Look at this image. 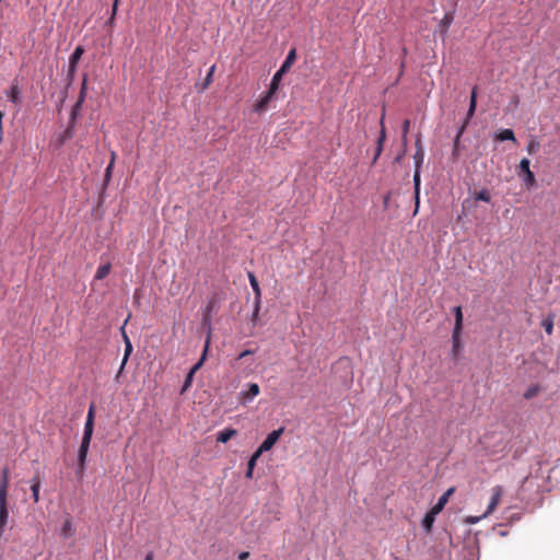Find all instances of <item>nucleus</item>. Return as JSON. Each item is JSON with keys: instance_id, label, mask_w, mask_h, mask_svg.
<instances>
[{"instance_id": "2eb2a0df", "label": "nucleus", "mask_w": 560, "mask_h": 560, "mask_svg": "<svg viewBox=\"0 0 560 560\" xmlns=\"http://www.w3.org/2000/svg\"><path fill=\"white\" fill-rule=\"evenodd\" d=\"M295 59H296V51H295V49L293 48V49H291V50L289 51V54L287 55V58H285V60L283 61V63L281 65V67H280V69H279V70H280L281 72L285 73V72H287V71H289V69L292 67V65L294 63Z\"/></svg>"}, {"instance_id": "f704fd0d", "label": "nucleus", "mask_w": 560, "mask_h": 560, "mask_svg": "<svg viewBox=\"0 0 560 560\" xmlns=\"http://www.w3.org/2000/svg\"><path fill=\"white\" fill-rule=\"evenodd\" d=\"M85 92H86V78L83 79L80 95H79L78 102L75 104V108L80 107L81 104L83 103V101L85 98Z\"/></svg>"}, {"instance_id": "c9c22d12", "label": "nucleus", "mask_w": 560, "mask_h": 560, "mask_svg": "<svg viewBox=\"0 0 560 560\" xmlns=\"http://www.w3.org/2000/svg\"><path fill=\"white\" fill-rule=\"evenodd\" d=\"M465 130H466V129H465V126H460V128H459V130H458V132H457V135H456V137H455V139H454V143H453V145H454V153H455V152L457 151V149H458V144H459L460 137L463 136V133L465 132Z\"/></svg>"}, {"instance_id": "b1692460", "label": "nucleus", "mask_w": 560, "mask_h": 560, "mask_svg": "<svg viewBox=\"0 0 560 560\" xmlns=\"http://www.w3.org/2000/svg\"><path fill=\"white\" fill-rule=\"evenodd\" d=\"M39 489H40V480L38 479V477H34L32 479L31 490H32V497H33V500L35 503H37L39 501Z\"/></svg>"}, {"instance_id": "4c0bfd02", "label": "nucleus", "mask_w": 560, "mask_h": 560, "mask_svg": "<svg viewBox=\"0 0 560 560\" xmlns=\"http://www.w3.org/2000/svg\"><path fill=\"white\" fill-rule=\"evenodd\" d=\"M529 165H530V162L526 158L522 159L520 162V168L524 174L530 171Z\"/></svg>"}, {"instance_id": "473e14b6", "label": "nucleus", "mask_w": 560, "mask_h": 560, "mask_svg": "<svg viewBox=\"0 0 560 560\" xmlns=\"http://www.w3.org/2000/svg\"><path fill=\"white\" fill-rule=\"evenodd\" d=\"M260 305H261V300H256V301L254 300V310H253V314H252V318H250L254 324H256L258 320Z\"/></svg>"}, {"instance_id": "bb28decb", "label": "nucleus", "mask_w": 560, "mask_h": 560, "mask_svg": "<svg viewBox=\"0 0 560 560\" xmlns=\"http://www.w3.org/2000/svg\"><path fill=\"white\" fill-rule=\"evenodd\" d=\"M541 327L548 335H551L553 331V316L549 315L541 322Z\"/></svg>"}, {"instance_id": "de8ad7c7", "label": "nucleus", "mask_w": 560, "mask_h": 560, "mask_svg": "<svg viewBox=\"0 0 560 560\" xmlns=\"http://www.w3.org/2000/svg\"><path fill=\"white\" fill-rule=\"evenodd\" d=\"M113 161L109 162V164L107 165L106 170H105V176L106 177H109L110 174H112V170H113Z\"/></svg>"}, {"instance_id": "6e6552de", "label": "nucleus", "mask_w": 560, "mask_h": 560, "mask_svg": "<svg viewBox=\"0 0 560 560\" xmlns=\"http://www.w3.org/2000/svg\"><path fill=\"white\" fill-rule=\"evenodd\" d=\"M9 517L7 499H0V533L4 530Z\"/></svg>"}, {"instance_id": "9b49d317", "label": "nucleus", "mask_w": 560, "mask_h": 560, "mask_svg": "<svg viewBox=\"0 0 560 560\" xmlns=\"http://www.w3.org/2000/svg\"><path fill=\"white\" fill-rule=\"evenodd\" d=\"M381 132H380V137L377 139V147H376V150H375V156L373 159V163L376 162V160L378 159V156L381 155L382 151H383V144L385 142V139H386V132H385V127H384V122H383V118L381 119Z\"/></svg>"}, {"instance_id": "3c124183", "label": "nucleus", "mask_w": 560, "mask_h": 560, "mask_svg": "<svg viewBox=\"0 0 560 560\" xmlns=\"http://www.w3.org/2000/svg\"><path fill=\"white\" fill-rule=\"evenodd\" d=\"M470 96H474L475 101L477 102V86L472 88Z\"/></svg>"}, {"instance_id": "cd10ccee", "label": "nucleus", "mask_w": 560, "mask_h": 560, "mask_svg": "<svg viewBox=\"0 0 560 560\" xmlns=\"http://www.w3.org/2000/svg\"><path fill=\"white\" fill-rule=\"evenodd\" d=\"M523 182L527 188L535 186L536 178H535L534 173L532 171L525 173L523 176Z\"/></svg>"}, {"instance_id": "a878e982", "label": "nucleus", "mask_w": 560, "mask_h": 560, "mask_svg": "<svg viewBox=\"0 0 560 560\" xmlns=\"http://www.w3.org/2000/svg\"><path fill=\"white\" fill-rule=\"evenodd\" d=\"M72 533H73V528H72L71 520L67 518L61 527L60 535L63 536L65 538H68L72 535Z\"/></svg>"}, {"instance_id": "6e6d98bb", "label": "nucleus", "mask_w": 560, "mask_h": 560, "mask_svg": "<svg viewBox=\"0 0 560 560\" xmlns=\"http://www.w3.org/2000/svg\"><path fill=\"white\" fill-rule=\"evenodd\" d=\"M115 158H116L115 152H112L110 161H113V164L115 163Z\"/></svg>"}, {"instance_id": "ea45409f", "label": "nucleus", "mask_w": 560, "mask_h": 560, "mask_svg": "<svg viewBox=\"0 0 560 560\" xmlns=\"http://www.w3.org/2000/svg\"><path fill=\"white\" fill-rule=\"evenodd\" d=\"M538 148H539V143L535 140H532L527 145V152L529 154H533L537 151Z\"/></svg>"}, {"instance_id": "7c9ffc66", "label": "nucleus", "mask_w": 560, "mask_h": 560, "mask_svg": "<svg viewBox=\"0 0 560 560\" xmlns=\"http://www.w3.org/2000/svg\"><path fill=\"white\" fill-rule=\"evenodd\" d=\"M260 389L258 384L252 383L249 384L248 390L245 393L246 398H253L259 394Z\"/></svg>"}, {"instance_id": "f3484780", "label": "nucleus", "mask_w": 560, "mask_h": 560, "mask_svg": "<svg viewBox=\"0 0 560 560\" xmlns=\"http://www.w3.org/2000/svg\"><path fill=\"white\" fill-rule=\"evenodd\" d=\"M453 21H454V12L453 11L446 12L439 24V27L441 28V32L443 34L447 33V30H448L450 25L453 23Z\"/></svg>"}, {"instance_id": "37998d69", "label": "nucleus", "mask_w": 560, "mask_h": 560, "mask_svg": "<svg viewBox=\"0 0 560 560\" xmlns=\"http://www.w3.org/2000/svg\"><path fill=\"white\" fill-rule=\"evenodd\" d=\"M475 115L474 112H470V110H467V114H466V118L465 120L463 121L462 126H465V129L467 128L470 119L472 118V116Z\"/></svg>"}, {"instance_id": "c03bdc74", "label": "nucleus", "mask_w": 560, "mask_h": 560, "mask_svg": "<svg viewBox=\"0 0 560 560\" xmlns=\"http://www.w3.org/2000/svg\"><path fill=\"white\" fill-rule=\"evenodd\" d=\"M476 107H477V102L475 101L474 96H470L468 110L475 113L476 112Z\"/></svg>"}, {"instance_id": "9d476101", "label": "nucleus", "mask_w": 560, "mask_h": 560, "mask_svg": "<svg viewBox=\"0 0 560 560\" xmlns=\"http://www.w3.org/2000/svg\"><path fill=\"white\" fill-rule=\"evenodd\" d=\"M460 334H462V330H453V334H452V343H453L452 355L454 358H457L462 350Z\"/></svg>"}, {"instance_id": "09e8293b", "label": "nucleus", "mask_w": 560, "mask_h": 560, "mask_svg": "<svg viewBox=\"0 0 560 560\" xmlns=\"http://www.w3.org/2000/svg\"><path fill=\"white\" fill-rule=\"evenodd\" d=\"M249 557V552L243 551L238 555V560H247Z\"/></svg>"}, {"instance_id": "ddd939ff", "label": "nucleus", "mask_w": 560, "mask_h": 560, "mask_svg": "<svg viewBox=\"0 0 560 560\" xmlns=\"http://www.w3.org/2000/svg\"><path fill=\"white\" fill-rule=\"evenodd\" d=\"M261 456V453H259L257 450L252 454V456L249 457V460L247 463V470H246V478L248 479H252L253 478V472H254V468L256 466V463L257 460L259 459V457Z\"/></svg>"}, {"instance_id": "6ab92c4d", "label": "nucleus", "mask_w": 560, "mask_h": 560, "mask_svg": "<svg viewBox=\"0 0 560 560\" xmlns=\"http://www.w3.org/2000/svg\"><path fill=\"white\" fill-rule=\"evenodd\" d=\"M495 139L499 141H513L516 142L515 135L512 129H503L495 135Z\"/></svg>"}, {"instance_id": "39448f33", "label": "nucleus", "mask_w": 560, "mask_h": 560, "mask_svg": "<svg viewBox=\"0 0 560 560\" xmlns=\"http://www.w3.org/2000/svg\"><path fill=\"white\" fill-rule=\"evenodd\" d=\"M90 443H91L90 439L86 440V439L82 438L81 445L79 448V454H78L79 468L81 470H83L84 466H85V460H86Z\"/></svg>"}, {"instance_id": "aec40b11", "label": "nucleus", "mask_w": 560, "mask_h": 560, "mask_svg": "<svg viewBox=\"0 0 560 560\" xmlns=\"http://www.w3.org/2000/svg\"><path fill=\"white\" fill-rule=\"evenodd\" d=\"M84 54V48L82 46L75 47L74 51L71 54L69 58V63H71L72 68H77L79 60Z\"/></svg>"}, {"instance_id": "f8f14e48", "label": "nucleus", "mask_w": 560, "mask_h": 560, "mask_svg": "<svg viewBox=\"0 0 560 560\" xmlns=\"http://www.w3.org/2000/svg\"><path fill=\"white\" fill-rule=\"evenodd\" d=\"M122 337H124V341H125V353H124V358H122V361H121V370L125 369L126 364H127V361L132 352V345H131V341L129 339V337L127 336L125 329L122 328Z\"/></svg>"}, {"instance_id": "5701e85b", "label": "nucleus", "mask_w": 560, "mask_h": 560, "mask_svg": "<svg viewBox=\"0 0 560 560\" xmlns=\"http://www.w3.org/2000/svg\"><path fill=\"white\" fill-rule=\"evenodd\" d=\"M283 74H284V73H283V72H281L280 70H278V71L273 74V77H272V79H271L270 86H269V89H268L269 91H271V93H275V94L277 93V91H278V89H279V84H280V82H281V79H282V75H283Z\"/></svg>"}, {"instance_id": "412c9836", "label": "nucleus", "mask_w": 560, "mask_h": 560, "mask_svg": "<svg viewBox=\"0 0 560 560\" xmlns=\"http://www.w3.org/2000/svg\"><path fill=\"white\" fill-rule=\"evenodd\" d=\"M110 269H112V265L109 262L107 264H104V265H101L97 270H96V273H95V279L96 280H103L105 279L109 272H110Z\"/></svg>"}, {"instance_id": "f257e3e1", "label": "nucleus", "mask_w": 560, "mask_h": 560, "mask_svg": "<svg viewBox=\"0 0 560 560\" xmlns=\"http://www.w3.org/2000/svg\"><path fill=\"white\" fill-rule=\"evenodd\" d=\"M209 347H210V337H208L207 340H206V345H205L201 358L199 359V361L187 373V375L185 377V381H184L183 388H182V393H185L191 386V383H192V380H194V375L202 366V364H203V362H205V360L207 358V353H208Z\"/></svg>"}, {"instance_id": "603ef678", "label": "nucleus", "mask_w": 560, "mask_h": 560, "mask_svg": "<svg viewBox=\"0 0 560 560\" xmlns=\"http://www.w3.org/2000/svg\"><path fill=\"white\" fill-rule=\"evenodd\" d=\"M122 372H124V370H121V366H120V368H119V371L117 372V374H116V376H115V380H116L117 382H119V378H120V376H121Z\"/></svg>"}, {"instance_id": "a211bd4d", "label": "nucleus", "mask_w": 560, "mask_h": 560, "mask_svg": "<svg viewBox=\"0 0 560 560\" xmlns=\"http://www.w3.org/2000/svg\"><path fill=\"white\" fill-rule=\"evenodd\" d=\"M248 280H249V283H250V287L254 291V294H255V301L256 300H261V290H260V287H259V283L257 281V278L255 277V275L253 272H248Z\"/></svg>"}, {"instance_id": "4be33fe9", "label": "nucleus", "mask_w": 560, "mask_h": 560, "mask_svg": "<svg viewBox=\"0 0 560 560\" xmlns=\"http://www.w3.org/2000/svg\"><path fill=\"white\" fill-rule=\"evenodd\" d=\"M455 324L453 330H462L463 329V312L460 306H455L453 310Z\"/></svg>"}, {"instance_id": "5fc2aeb1", "label": "nucleus", "mask_w": 560, "mask_h": 560, "mask_svg": "<svg viewBox=\"0 0 560 560\" xmlns=\"http://www.w3.org/2000/svg\"><path fill=\"white\" fill-rule=\"evenodd\" d=\"M2 117L3 114L0 112V132H2Z\"/></svg>"}, {"instance_id": "72a5a7b5", "label": "nucleus", "mask_w": 560, "mask_h": 560, "mask_svg": "<svg viewBox=\"0 0 560 560\" xmlns=\"http://www.w3.org/2000/svg\"><path fill=\"white\" fill-rule=\"evenodd\" d=\"M214 71H215V66H211L206 78H205L202 90H206L211 84V82L213 80Z\"/></svg>"}, {"instance_id": "e433bc0d", "label": "nucleus", "mask_w": 560, "mask_h": 560, "mask_svg": "<svg viewBox=\"0 0 560 560\" xmlns=\"http://www.w3.org/2000/svg\"><path fill=\"white\" fill-rule=\"evenodd\" d=\"M409 127H410V121L408 119H406L402 122V143H404V145H406V142H407V133L409 132Z\"/></svg>"}, {"instance_id": "c756f323", "label": "nucleus", "mask_w": 560, "mask_h": 560, "mask_svg": "<svg viewBox=\"0 0 560 560\" xmlns=\"http://www.w3.org/2000/svg\"><path fill=\"white\" fill-rule=\"evenodd\" d=\"M475 199L489 202L491 200V195L488 189H481L480 191L475 194Z\"/></svg>"}, {"instance_id": "1a4fd4ad", "label": "nucleus", "mask_w": 560, "mask_h": 560, "mask_svg": "<svg viewBox=\"0 0 560 560\" xmlns=\"http://www.w3.org/2000/svg\"><path fill=\"white\" fill-rule=\"evenodd\" d=\"M416 147H417V150H416V153L413 154L415 170H420L421 165L423 163V159H424V151L421 145L420 139H417Z\"/></svg>"}, {"instance_id": "79ce46f5", "label": "nucleus", "mask_w": 560, "mask_h": 560, "mask_svg": "<svg viewBox=\"0 0 560 560\" xmlns=\"http://www.w3.org/2000/svg\"><path fill=\"white\" fill-rule=\"evenodd\" d=\"M94 412H95V407H94V405H91L89 408V411H88L86 421L94 422Z\"/></svg>"}, {"instance_id": "8fccbe9b", "label": "nucleus", "mask_w": 560, "mask_h": 560, "mask_svg": "<svg viewBox=\"0 0 560 560\" xmlns=\"http://www.w3.org/2000/svg\"><path fill=\"white\" fill-rule=\"evenodd\" d=\"M75 69L77 68H72L71 63H69V72H68V75L69 77H73L74 72H75Z\"/></svg>"}, {"instance_id": "c85d7f7f", "label": "nucleus", "mask_w": 560, "mask_h": 560, "mask_svg": "<svg viewBox=\"0 0 560 560\" xmlns=\"http://www.w3.org/2000/svg\"><path fill=\"white\" fill-rule=\"evenodd\" d=\"M9 98L12 103L18 104L20 102V89L18 85H12L9 93Z\"/></svg>"}, {"instance_id": "20e7f679", "label": "nucleus", "mask_w": 560, "mask_h": 560, "mask_svg": "<svg viewBox=\"0 0 560 560\" xmlns=\"http://www.w3.org/2000/svg\"><path fill=\"white\" fill-rule=\"evenodd\" d=\"M455 492V488L451 487L447 489L438 500V502L431 508L433 513H441L444 506L447 504L450 497Z\"/></svg>"}, {"instance_id": "f03ea898", "label": "nucleus", "mask_w": 560, "mask_h": 560, "mask_svg": "<svg viewBox=\"0 0 560 560\" xmlns=\"http://www.w3.org/2000/svg\"><path fill=\"white\" fill-rule=\"evenodd\" d=\"M283 432L284 428H280L278 430H273L272 432H270L264 440V442L260 444V446L257 448V451L261 454L264 452L270 451L273 447V445L278 442Z\"/></svg>"}, {"instance_id": "a19ab883", "label": "nucleus", "mask_w": 560, "mask_h": 560, "mask_svg": "<svg viewBox=\"0 0 560 560\" xmlns=\"http://www.w3.org/2000/svg\"><path fill=\"white\" fill-rule=\"evenodd\" d=\"M483 517H485L483 514L481 516H467L465 518V523L466 524H476Z\"/></svg>"}, {"instance_id": "7ed1b4c3", "label": "nucleus", "mask_w": 560, "mask_h": 560, "mask_svg": "<svg viewBox=\"0 0 560 560\" xmlns=\"http://www.w3.org/2000/svg\"><path fill=\"white\" fill-rule=\"evenodd\" d=\"M502 494L503 488L501 486H495L494 488H492V495L487 508V511L483 513V516H488L495 511L501 501Z\"/></svg>"}, {"instance_id": "0eeeda50", "label": "nucleus", "mask_w": 560, "mask_h": 560, "mask_svg": "<svg viewBox=\"0 0 560 560\" xmlns=\"http://www.w3.org/2000/svg\"><path fill=\"white\" fill-rule=\"evenodd\" d=\"M8 488H9V469L4 467L1 471L0 479V499L8 498Z\"/></svg>"}, {"instance_id": "dca6fc26", "label": "nucleus", "mask_w": 560, "mask_h": 560, "mask_svg": "<svg viewBox=\"0 0 560 560\" xmlns=\"http://www.w3.org/2000/svg\"><path fill=\"white\" fill-rule=\"evenodd\" d=\"M439 513H433V510L431 509L423 517L422 520V526L427 533H430L433 526V523L435 521V517Z\"/></svg>"}, {"instance_id": "393cba45", "label": "nucleus", "mask_w": 560, "mask_h": 560, "mask_svg": "<svg viewBox=\"0 0 560 560\" xmlns=\"http://www.w3.org/2000/svg\"><path fill=\"white\" fill-rule=\"evenodd\" d=\"M415 195H416V210L419 206V191H420V170H415L413 174Z\"/></svg>"}, {"instance_id": "4d7b16f0", "label": "nucleus", "mask_w": 560, "mask_h": 560, "mask_svg": "<svg viewBox=\"0 0 560 560\" xmlns=\"http://www.w3.org/2000/svg\"><path fill=\"white\" fill-rule=\"evenodd\" d=\"M400 160H401V155H398V156L396 158V161H397V162H399Z\"/></svg>"}, {"instance_id": "4468645a", "label": "nucleus", "mask_w": 560, "mask_h": 560, "mask_svg": "<svg viewBox=\"0 0 560 560\" xmlns=\"http://www.w3.org/2000/svg\"><path fill=\"white\" fill-rule=\"evenodd\" d=\"M236 434H237V431L235 429L226 428L218 433L217 441L220 443H226L232 438H234Z\"/></svg>"}, {"instance_id": "58836bf2", "label": "nucleus", "mask_w": 560, "mask_h": 560, "mask_svg": "<svg viewBox=\"0 0 560 560\" xmlns=\"http://www.w3.org/2000/svg\"><path fill=\"white\" fill-rule=\"evenodd\" d=\"M119 0H114L113 8H112V14L108 20V23L112 24L116 18L117 10H118Z\"/></svg>"}, {"instance_id": "2f4dec72", "label": "nucleus", "mask_w": 560, "mask_h": 560, "mask_svg": "<svg viewBox=\"0 0 560 560\" xmlns=\"http://www.w3.org/2000/svg\"><path fill=\"white\" fill-rule=\"evenodd\" d=\"M93 429H94V422H91V421H85V424H84V432H83V439H90L92 440V435H93Z\"/></svg>"}, {"instance_id": "864d4df0", "label": "nucleus", "mask_w": 560, "mask_h": 560, "mask_svg": "<svg viewBox=\"0 0 560 560\" xmlns=\"http://www.w3.org/2000/svg\"><path fill=\"white\" fill-rule=\"evenodd\" d=\"M144 560H153V553L152 552H149L147 556H145V559Z\"/></svg>"}, {"instance_id": "49530a36", "label": "nucleus", "mask_w": 560, "mask_h": 560, "mask_svg": "<svg viewBox=\"0 0 560 560\" xmlns=\"http://www.w3.org/2000/svg\"><path fill=\"white\" fill-rule=\"evenodd\" d=\"M537 389L536 388H529L525 394H524V397L526 399H529L532 398L535 394H536Z\"/></svg>"}, {"instance_id": "423d86ee", "label": "nucleus", "mask_w": 560, "mask_h": 560, "mask_svg": "<svg viewBox=\"0 0 560 560\" xmlns=\"http://www.w3.org/2000/svg\"><path fill=\"white\" fill-rule=\"evenodd\" d=\"M275 95H276V94H275V93H271V91H269V90H268L267 92H265V93L260 96V98L257 101V103L255 104V110H256L257 113H262V112H265V110L268 108L269 103H270V101L275 97Z\"/></svg>"}, {"instance_id": "a18cd8bd", "label": "nucleus", "mask_w": 560, "mask_h": 560, "mask_svg": "<svg viewBox=\"0 0 560 560\" xmlns=\"http://www.w3.org/2000/svg\"><path fill=\"white\" fill-rule=\"evenodd\" d=\"M253 353H254V350H244V351H242V352L238 354L237 360H241V359H243V358H245V357H247V355H250V354H253Z\"/></svg>"}]
</instances>
